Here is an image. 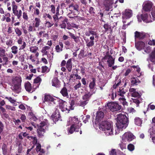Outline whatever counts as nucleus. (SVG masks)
Wrapping results in <instances>:
<instances>
[{"label":"nucleus","mask_w":155,"mask_h":155,"mask_svg":"<svg viewBox=\"0 0 155 155\" xmlns=\"http://www.w3.org/2000/svg\"><path fill=\"white\" fill-rule=\"evenodd\" d=\"M128 124V119L124 114L121 113L117 115L115 130V135L118 134L120 131H122L127 127Z\"/></svg>","instance_id":"1"},{"label":"nucleus","mask_w":155,"mask_h":155,"mask_svg":"<svg viewBox=\"0 0 155 155\" xmlns=\"http://www.w3.org/2000/svg\"><path fill=\"white\" fill-rule=\"evenodd\" d=\"M71 125L70 128L68 129L69 134H72L74 131H78V129L81 126V123H80L77 118L76 117H70L67 121V126Z\"/></svg>","instance_id":"2"},{"label":"nucleus","mask_w":155,"mask_h":155,"mask_svg":"<svg viewBox=\"0 0 155 155\" xmlns=\"http://www.w3.org/2000/svg\"><path fill=\"white\" fill-rule=\"evenodd\" d=\"M99 128L107 136H112L114 134L113 125L112 123L108 121H102L100 124Z\"/></svg>","instance_id":"3"},{"label":"nucleus","mask_w":155,"mask_h":155,"mask_svg":"<svg viewBox=\"0 0 155 155\" xmlns=\"http://www.w3.org/2000/svg\"><path fill=\"white\" fill-rule=\"evenodd\" d=\"M21 79L19 77H15L11 79L10 84L11 89L14 92L18 94L21 91Z\"/></svg>","instance_id":"4"},{"label":"nucleus","mask_w":155,"mask_h":155,"mask_svg":"<svg viewBox=\"0 0 155 155\" xmlns=\"http://www.w3.org/2000/svg\"><path fill=\"white\" fill-rule=\"evenodd\" d=\"M152 16L149 14L148 15L147 14L144 13L139 15H137V17L138 21L139 22L141 21V18L143 21L146 23H149L152 22L155 20V9L153 10L151 12Z\"/></svg>","instance_id":"5"},{"label":"nucleus","mask_w":155,"mask_h":155,"mask_svg":"<svg viewBox=\"0 0 155 155\" xmlns=\"http://www.w3.org/2000/svg\"><path fill=\"white\" fill-rule=\"evenodd\" d=\"M48 121L47 120H45L38 125L37 132L39 137L43 136L44 134L48 128Z\"/></svg>","instance_id":"6"},{"label":"nucleus","mask_w":155,"mask_h":155,"mask_svg":"<svg viewBox=\"0 0 155 155\" xmlns=\"http://www.w3.org/2000/svg\"><path fill=\"white\" fill-rule=\"evenodd\" d=\"M73 105L71 103H67L66 102L62 101L59 103V107L63 111H67L68 112L70 110H73Z\"/></svg>","instance_id":"7"},{"label":"nucleus","mask_w":155,"mask_h":155,"mask_svg":"<svg viewBox=\"0 0 155 155\" xmlns=\"http://www.w3.org/2000/svg\"><path fill=\"white\" fill-rule=\"evenodd\" d=\"M135 138V136L131 132H125L121 137L122 141L127 143L132 141Z\"/></svg>","instance_id":"8"},{"label":"nucleus","mask_w":155,"mask_h":155,"mask_svg":"<svg viewBox=\"0 0 155 155\" xmlns=\"http://www.w3.org/2000/svg\"><path fill=\"white\" fill-rule=\"evenodd\" d=\"M107 106L110 110L112 112L118 111L121 108V105L116 102L109 103L107 104Z\"/></svg>","instance_id":"9"},{"label":"nucleus","mask_w":155,"mask_h":155,"mask_svg":"<svg viewBox=\"0 0 155 155\" xmlns=\"http://www.w3.org/2000/svg\"><path fill=\"white\" fill-rule=\"evenodd\" d=\"M12 11L14 15L17 17V18L20 19L22 15V11L21 10L18 9V6L14 1L12 2Z\"/></svg>","instance_id":"10"},{"label":"nucleus","mask_w":155,"mask_h":155,"mask_svg":"<svg viewBox=\"0 0 155 155\" xmlns=\"http://www.w3.org/2000/svg\"><path fill=\"white\" fill-rule=\"evenodd\" d=\"M68 9L72 13H73L75 15H77L79 13V6L77 4L72 3L69 5Z\"/></svg>","instance_id":"11"},{"label":"nucleus","mask_w":155,"mask_h":155,"mask_svg":"<svg viewBox=\"0 0 155 155\" xmlns=\"http://www.w3.org/2000/svg\"><path fill=\"white\" fill-rule=\"evenodd\" d=\"M123 22L124 23L126 22V19H129L132 17L133 15L132 11L130 9H126L122 12Z\"/></svg>","instance_id":"12"},{"label":"nucleus","mask_w":155,"mask_h":155,"mask_svg":"<svg viewBox=\"0 0 155 155\" xmlns=\"http://www.w3.org/2000/svg\"><path fill=\"white\" fill-rule=\"evenodd\" d=\"M114 3V0H103V5L104 8L106 11L112 10V5Z\"/></svg>","instance_id":"13"},{"label":"nucleus","mask_w":155,"mask_h":155,"mask_svg":"<svg viewBox=\"0 0 155 155\" xmlns=\"http://www.w3.org/2000/svg\"><path fill=\"white\" fill-rule=\"evenodd\" d=\"M153 7L152 2L149 1L144 2L143 5V9L145 12H150Z\"/></svg>","instance_id":"14"},{"label":"nucleus","mask_w":155,"mask_h":155,"mask_svg":"<svg viewBox=\"0 0 155 155\" xmlns=\"http://www.w3.org/2000/svg\"><path fill=\"white\" fill-rule=\"evenodd\" d=\"M104 59L107 60L108 66L111 67L114 63V59L110 55L106 54L104 58Z\"/></svg>","instance_id":"15"},{"label":"nucleus","mask_w":155,"mask_h":155,"mask_svg":"<svg viewBox=\"0 0 155 155\" xmlns=\"http://www.w3.org/2000/svg\"><path fill=\"white\" fill-rule=\"evenodd\" d=\"M95 37L91 36L89 38L85 39L86 45L88 47H90L93 46L94 45V40Z\"/></svg>","instance_id":"16"},{"label":"nucleus","mask_w":155,"mask_h":155,"mask_svg":"<svg viewBox=\"0 0 155 155\" xmlns=\"http://www.w3.org/2000/svg\"><path fill=\"white\" fill-rule=\"evenodd\" d=\"M150 137L152 139V141L155 143V126H153L150 128L149 131Z\"/></svg>","instance_id":"17"},{"label":"nucleus","mask_w":155,"mask_h":155,"mask_svg":"<svg viewBox=\"0 0 155 155\" xmlns=\"http://www.w3.org/2000/svg\"><path fill=\"white\" fill-rule=\"evenodd\" d=\"M17 42L19 45H21L20 47L19 50H22L25 48L26 43L24 40L23 37H19L17 39Z\"/></svg>","instance_id":"18"},{"label":"nucleus","mask_w":155,"mask_h":155,"mask_svg":"<svg viewBox=\"0 0 155 155\" xmlns=\"http://www.w3.org/2000/svg\"><path fill=\"white\" fill-rule=\"evenodd\" d=\"M104 117V112L102 111H98L96 113L95 120L96 121L99 122L103 119Z\"/></svg>","instance_id":"19"},{"label":"nucleus","mask_w":155,"mask_h":155,"mask_svg":"<svg viewBox=\"0 0 155 155\" xmlns=\"http://www.w3.org/2000/svg\"><path fill=\"white\" fill-rule=\"evenodd\" d=\"M45 101L51 102L54 104H55L56 102H57L56 99L54 98L53 96L50 95H45Z\"/></svg>","instance_id":"20"},{"label":"nucleus","mask_w":155,"mask_h":155,"mask_svg":"<svg viewBox=\"0 0 155 155\" xmlns=\"http://www.w3.org/2000/svg\"><path fill=\"white\" fill-rule=\"evenodd\" d=\"M25 88L27 91L31 93L34 91L35 89L32 87L31 84L29 81H27L25 83Z\"/></svg>","instance_id":"21"},{"label":"nucleus","mask_w":155,"mask_h":155,"mask_svg":"<svg viewBox=\"0 0 155 155\" xmlns=\"http://www.w3.org/2000/svg\"><path fill=\"white\" fill-rule=\"evenodd\" d=\"M135 45L136 48L138 50L140 51L145 47V45L143 42L140 41L136 43Z\"/></svg>","instance_id":"22"},{"label":"nucleus","mask_w":155,"mask_h":155,"mask_svg":"<svg viewBox=\"0 0 155 155\" xmlns=\"http://www.w3.org/2000/svg\"><path fill=\"white\" fill-rule=\"evenodd\" d=\"M41 81V79L39 77H37L34 80L33 86L34 89H36L39 87Z\"/></svg>","instance_id":"23"},{"label":"nucleus","mask_w":155,"mask_h":155,"mask_svg":"<svg viewBox=\"0 0 155 155\" xmlns=\"http://www.w3.org/2000/svg\"><path fill=\"white\" fill-rule=\"evenodd\" d=\"M52 85L57 88L59 87H60V82L57 77H55L53 79Z\"/></svg>","instance_id":"24"},{"label":"nucleus","mask_w":155,"mask_h":155,"mask_svg":"<svg viewBox=\"0 0 155 155\" xmlns=\"http://www.w3.org/2000/svg\"><path fill=\"white\" fill-rule=\"evenodd\" d=\"M129 91L131 93L132 97H139L140 95L137 90L134 88H131L129 89Z\"/></svg>","instance_id":"25"},{"label":"nucleus","mask_w":155,"mask_h":155,"mask_svg":"<svg viewBox=\"0 0 155 155\" xmlns=\"http://www.w3.org/2000/svg\"><path fill=\"white\" fill-rule=\"evenodd\" d=\"M135 37L136 38H138L140 39L143 38L145 35V34L143 32H140L136 31L135 33Z\"/></svg>","instance_id":"26"},{"label":"nucleus","mask_w":155,"mask_h":155,"mask_svg":"<svg viewBox=\"0 0 155 155\" xmlns=\"http://www.w3.org/2000/svg\"><path fill=\"white\" fill-rule=\"evenodd\" d=\"M85 34L86 36H90L91 35V36H94V37H95V38L97 37V35L96 32L91 30H89L88 32H86Z\"/></svg>","instance_id":"27"},{"label":"nucleus","mask_w":155,"mask_h":155,"mask_svg":"<svg viewBox=\"0 0 155 155\" xmlns=\"http://www.w3.org/2000/svg\"><path fill=\"white\" fill-rule=\"evenodd\" d=\"M72 64L71 59H69L66 63V68L69 72L71 71L72 68Z\"/></svg>","instance_id":"28"},{"label":"nucleus","mask_w":155,"mask_h":155,"mask_svg":"<svg viewBox=\"0 0 155 155\" xmlns=\"http://www.w3.org/2000/svg\"><path fill=\"white\" fill-rule=\"evenodd\" d=\"M69 35L71 36V38L73 39L74 41L76 43H78L80 41V39L79 37L78 36H76L74 35L70 32H68Z\"/></svg>","instance_id":"29"},{"label":"nucleus","mask_w":155,"mask_h":155,"mask_svg":"<svg viewBox=\"0 0 155 155\" xmlns=\"http://www.w3.org/2000/svg\"><path fill=\"white\" fill-rule=\"evenodd\" d=\"M92 94H91L90 92H89L88 93L85 94L82 97V99L84 100H85L88 102Z\"/></svg>","instance_id":"30"},{"label":"nucleus","mask_w":155,"mask_h":155,"mask_svg":"<svg viewBox=\"0 0 155 155\" xmlns=\"http://www.w3.org/2000/svg\"><path fill=\"white\" fill-rule=\"evenodd\" d=\"M131 79V82L134 85H137L140 82V81L136 77L133 78Z\"/></svg>","instance_id":"31"},{"label":"nucleus","mask_w":155,"mask_h":155,"mask_svg":"<svg viewBox=\"0 0 155 155\" xmlns=\"http://www.w3.org/2000/svg\"><path fill=\"white\" fill-rule=\"evenodd\" d=\"M51 116L55 120L57 119V120H59L61 117L58 111H56L54 114H52Z\"/></svg>","instance_id":"32"},{"label":"nucleus","mask_w":155,"mask_h":155,"mask_svg":"<svg viewBox=\"0 0 155 155\" xmlns=\"http://www.w3.org/2000/svg\"><path fill=\"white\" fill-rule=\"evenodd\" d=\"M135 124L139 126H141L142 124V121L140 118L139 117H136L134 119Z\"/></svg>","instance_id":"33"},{"label":"nucleus","mask_w":155,"mask_h":155,"mask_svg":"<svg viewBox=\"0 0 155 155\" xmlns=\"http://www.w3.org/2000/svg\"><path fill=\"white\" fill-rule=\"evenodd\" d=\"M18 47L15 45L12 46L11 48V52L12 53L15 54H16L18 51Z\"/></svg>","instance_id":"34"},{"label":"nucleus","mask_w":155,"mask_h":155,"mask_svg":"<svg viewBox=\"0 0 155 155\" xmlns=\"http://www.w3.org/2000/svg\"><path fill=\"white\" fill-rule=\"evenodd\" d=\"M96 80L94 78H92V81L89 84V87L90 89H93L96 85Z\"/></svg>","instance_id":"35"},{"label":"nucleus","mask_w":155,"mask_h":155,"mask_svg":"<svg viewBox=\"0 0 155 155\" xmlns=\"http://www.w3.org/2000/svg\"><path fill=\"white\" fill-rule=\"evenodd\" d=\"M120 80L118 79V77H116L115 80L114 81L115 84L113 86V87L115 89L117 86L119 85L120 83Z\"/></svg>","instance_id":"36"},{"label":"nucleus","mask_w":155,"mask_h":155,"mask_svg":"<svg viewBox=\"0 0 155 155\" xmlns=\"http://www.w3.org/2000/svg\"><path fill=\"white\" fill-rule=\"evenodd\" d=\"M35 22L34 27L36 28L38 27L41 22L40 18H35Z\"/></svg>","instance_id":"37"},{"label":"nucleus","mask_w":155,"mask_h":155,"mask_svg":"<svg viewBox=\"0 0 155 155\" xmlns=\"http://www.w3.org/2000/svg\"><path fill=\"white\" fill-rule=\"evenodd\" d=\"M36 150V151L37 152L40 151V152L42 153L43 154L45 153L44 150L43 149H41V145L39 143H37V144Z\"/></svg>","instance_id":"38"},{"label":"nucleus","mask_w":155,"mask_h":155,"mask_svg":"<svg viewBox=\"0 0 155 155\" xmlns=\"http://www.w3.org/2000/svg\"><path fill=\"white\" fill-rule=\"evenodd\" d=\"M60 92L64 97H67L68 96L67 90L65 87H64L62 88Z\"/></svg>","instance_id":"39"},{"label":"nucleus","mask_w":155,"mask_h":155,"mask_svg":"<svg viewBox=\"0 0 155 155\" xmlns=\"http://www.w3.org/2000/svg\"><path fill=\"white\" fill-rule=\"evenodd\" d=\"M54 23L52 22L51 23L49 21H46L45 23V25L46 27H44L43 28H42V29H45L46 27H47L48 28H49L51 27L54 25Z\"/></svg>","instance_id":"40"},{"label":"nucleus","mask_w":155,"mask_h":155,"mask_svg":"<svg viewBox=\"0 0 155 155\" xmlns=\"http://www.w3.org/2000/svg\"><path fill=\"white\" fill-rule=\"evenodd\" d=\"M14 29L15 32L18 36H20L22 35V31L18 27L15 28Z\"/></svg>","instance_id":"41"},{"label":"nucleus","mask_w":155,"mask_h":155,"mask_svg":"<svg viewBox=\"0 0 155 155\" xmlns=\"http://www.w3.org/2000/svg\"><path fill=\"white\" fill-rule=\"evenodd\" d=\"M28 137L30 140H32L33 143L34 145H37V138L36 137L33 136H28Z\"/></svg>","instance_id":"42"},{"label":"nucleus","mask_w":155,"mask_h":155,"mask_svg":"<svg viewBox=\"0 0 155 155\" xmlns=\"http://www.w3.org/2000/svg\"><path fill=\"white\" fill-rule=\"evenodd\" d=\"M119 100L124 107L127 106V102L126 101V99L124 97L120 98Z\"/></svg>","instance_id":"43"},{"label":"nucleus","mask_w":155,"mask_h":155,"mask_svg":"<svg viewBox=\"0 0 155 155\" xmlns=\"http://www.w3.org/2000/svg\"><path fill=\"white\" fill-rule=\"evenodd\" d=\"M30 51L33 53H36L37 51L38 50V48L36 46H31L30 47Z\"/></svg>","instance_id":"44"},{"label":"nucleus","mask_w":155,"mask_h":155,"mask_svg":"<svg viewBox=\"0 0 155 155\" xmlns=\"http://www.w3.org/2000/svg\"><path fill=\"white\" fill-rule=\"evenodd\" d=\"M116 96L115 91L113 90L111 93L109 95V97L112 100H114L115 97Z\"/></svg>","instance_id":"45"},{"label":"nucleus","mask_w":155,"mask_h":155,"mask_svg":"<svg viewBox=\"0 0 155 155\" xmlns=\"http://www.w3.org/2000/svg\"><path fill=\"white\" fill-rule=\"evenodd\" d=\"M3 153L4 155H6L7 154V148L6 144H3L2 147Z\"/></svg>","instance_id":"46"},{"label":"nucleus","mask_w":155,"mask_h":155,"mask_svg":"<svg viewBox=\"0 0 155 155\" xmlns=\"http://www.w3.org/2000/svg\"><path fill=\"white\" fill-rule=\"evenodd\" d=\"M150 59L151 62L155 63V50L152 52L150 55Z\"/></svg>","instance_id":"47"},{"label":"nucleus","mask_w":155,"mask_h":155,"mask_svg":"<svg viewBox=\"0 0 155 155\" xmlns=\"http://www.w3.org/2000/svg\"><path fill=\"white\" fill-rule=\"evenodd\" d=\"M132 67L134 68L135 69H136V71L137 72L138 74H137L136 75L138 77H140L141 75V73L140 74V68L138 66H132Z\"/></svg>","instance_id":"48"},{"label":"nucleus","mask_w":155,"mask_h":155,"mask_svg":"<svg viewBox=\"0 0 155 155\" xmlns=\"http://www.w3.org/2000/svg\"><path fill=\"white\" fill-rule=\"evenodd\" d=\"M15 57H17L19 61L21 62H24V61L25 55L24 54H22L20 56H18V55H16Z\"/></svg>","instance_id":"49"},{"label":"nucleus","mask_w":155,"mask_h":155,"mask_svg":"<svg viewBox=\"0 0 155 155\" xmlns=\"http://www.w3.org/2000/svg\"><path fill=\"white\" fill-rule=\"evenodd\" d=\"M5 107L7 110L15 111V108L13 106L9 105H6Z\"/></svg>","instance_id":"50"},{"label":"nucleus","mask_w":155,"mask_h":155,"mask_svg":"<svg viewBox=\"0 0 155 155\" xmlns=\"http://www.w3.org/2000/svg\"><path fill=\"white\" fill-rule=\"evenodd\" d=\"M121 143L119 144V146L121 149L123 150L124 149H125L126 148V142H122V140L121 141Z\"/></svg>","instance_id":"51"},{"label":"nucleus","mask_w":155,"mask_h":155,"mask_svg":"<svg viewBox=\"0 0 155 155\" xmlns=\"http://www.w3.org/2000/svg\"><path fill=\"white\" fill-rule=\"evenodd\" d=\"M125 93V92L124 91L123 88H120L118 91V95H120L122 97H123V95Z\"/></svg>","instance_id":"52"},{"label":"nucleus","mask_w":155,"mask_h":155,"mask_svg":"<svg viewBox=\"0 0 155 155\" xmlns=\"http://www.w3.org/2000/svg\"><path fill=\"white\" fill-rule=\"evenodd\" d=\"M42 68V73L48 72L49 71V69L46 66H43Z\"/></svg>","instance_id":"53"},{"label":"nucleus","mask_w":155,"mask_h":155,"mask_svg":"<svg viewBox=\"0 0 155 155\" xmlns=\"http://www.w3.org/2000/svg\"><path fill=\"white\" fill-rule=\"evenodd\" d=\"M5 98L7 99L12 104L14 103L16 101V100L11 97H6Z\"/></svg>","instance_id":"54"},{"label":"nucleus","mask_w":155,"mask_h":155,"mask_svg":"<svg viewBox=\"0 0 155 155\" xmlns=\"http://www.w3.org/2000/svg\"><path fill=\"white\" fill-rule=\"evenodd\" d=\"M42 35H43V37H45L48 35V34L45 33V31H41L39 33L38 36V37H41Z\"/></svg>","instance_id":"55"},{"label":"nucleus","mask_w":155,"mask_h":155,"mask_svg":"<svg viewBox=\"0 0 155 155\" xmlns=\"http://www.w3.org/2000/svg\"><path fill=\"white\" fill-rule=\"evenodd\" d=\"M91 0H80L81 3L84 5H86L88 3H90Z\"/></svg>","instance_id":"56"},{"label":"nucleus","mask_w":155,"mask_h":155,"mask_svg":"<svg viewBox=\"0 0 155 155\" xmlns=\"http://www.w3.org/2000/svg\"><path fill=\"white\" fill-rule=\"evenodd\" d=\"M127 111L129 113H132L135 112L136 110L133 108L132 107H129L127 108Z\"/></svg>","instance_id":"57"},{"label":"nucleus","mask_w":155,"mask_h":155,"mask_svg":"<svg viewBox=\"0 0 155 155\" xmlns=\"http://www.w3.org/2000/svg\"><path fill=\"white\" fill-rule=\"evenodd\" d=\"M104 27L105 29V31H107L109 29L111 30V27L107 24H105L104 25Z\"/></svg>","instance_id":"58"},{"label":"nucleus","mask_w":155,"mask_h":155,"mask_svg":"<svg viewBox=\"0 0 155 155\" xmlns=\"http://www.w3.org/2000/svg\"><path fill=\"white\" fill-rule=\"evenodd\" d=\"M5 50L3 49L2 48H0V56L2 57V56H5Z\"/></svg>","instance_id":"59"},{"label":"nucleus","mask_w":155,"mask_h":155,"mask_svg":"<svg viewBox=\"0 0 155 155\" xmlns=\"http://www.w3.org/2000/svg\"><path fill=\"white\" fill-rule=\"evenodd\" d=\"M28 67L31 72L35 73L36 72V70L33 69V66L31 64H29Z\"/></svg>","instance_id":"60"},{"label":"nucleus","mask_w":155,"mask_h":155,"mask_svg":"<svg viewBox=\"0 0 155 155\" xmlns=\"http://www.w3.org/2000/svg\"><path fill=\"white\" fill-rule=\"evenodd\" d=\"M6 44L8 47H10L13 44V41L12 40L9 39L6 41Z\"/></svg>","instance_id":"61"},{"label":"nucleus","mask_w":155,"mask_h":155,"mask_svg":"<svg viewBox=\"0 0 155 155\" xmlns=\"http://www.w3.org/2000/svg\"><path fill=\"white\" fill-rule=\"evenodd\" d=\"M55 50L57 52H60L62 51L63 48L59 45H57L55 47Z\"/></svg>","instance_id":"62"},{"label":"nucleus","mask_w":155,"mask_h":155,"mask_svg":"<svg viewBox=\"0 0 155 155\" xmlns=\"http://www.w3.org/2000/svg\"><path fill=\"white\" fill-rule=\"evenodd\" d=\"M128 149L130 151H132L134 150V146L131 144H129L127 146Z\"/></svg>","instance_id":"63"},{"label":"nucleus","mask_w":155,"mask_h":155,"mask_svg":"<svg viewBox=\"0 0 155 155\" xmlns=\"http://www.w3.org/2000/svg\"><path fill=\"white\" fill-rule=\"evenodd\" d=\"M67 19L66 18H65L63 22L62 23V24H61L60 25L61 27L62 28H66V24L65 23V22H67Z\"/></svg>","instance_id":"64"}]
</instances>
